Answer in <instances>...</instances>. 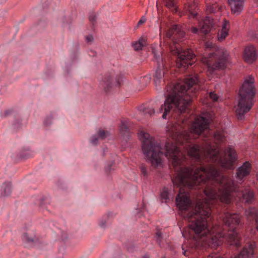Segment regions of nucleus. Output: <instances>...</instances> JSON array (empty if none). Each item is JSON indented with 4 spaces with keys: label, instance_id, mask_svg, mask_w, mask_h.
<instances>
[{
    "label": "nucleus",
    "instance_id": "obj_1",
    "mask_svg": "<svg viewBox=\"0 0 258 258\" xmlns=\"http://www.w3.org/2000/svg\"><path fill=\"white\" fill-rule=\"evenodd\" d=\"M165 156L171 160L176 175L172 179L173 185L180 187L176 198V204L179 209L185 213L190 207L189 197L182 189L185 187L192 188L195 186L205 184V194L210 200L219 199L222 203L229 204L232 199V193L236 191L238 185L230 177L223 176L212 167L205 168L201 166L195 169L184 167L185 157L174 144L167 143L165 145ZM192 209L189 213L192 212ZM185 217V215H184Z\"/></svg>",
    "mask_w": 258,
    "mask_h": 258
},
{
    "label": "nucleus",
    "instance_id": "obj_2",
    "mask_svg": "<svg viewBox=\"0 0 258 258\" xmlns=\"http://www.w3.org/2000/svg\"><path fill=\"white\" fill-rule=\"evenodd\" d=\"M197 77L190 75L184 81L177 83L172 87L168 86L164 104L159 109L160 113L163 111L162 117L166 119L171 110L180 114L185 112L192 102L194 94L190 95V93L199 89Z\"/></svg>",
    "mask_w": 258,
    "mask_h": 258
},
{
    "label": "nucleus",
    "instance_id": "obj_3",
    "mask_svg": "<svg viewBox=\"0 0 258 258\" xmlns=\"http://www.w3.org/2000/svg\"><path fill=\"white\" fill-rule=\"evenodd\" d=\"M210 202L199 201L197 203L194 210L187 214L189 224L190 237L195 240H201L209 247L216 248L221 244V239L224 235L218 233L214 235L207 226V218L211 214Z\"/></svg>",
    "mask_w": 258,
    "mask_h": 258
},
{
    "label": "nucleus",
    "instance_id": "obj_4",
    "mask_svg": "<svg viewBox=\"0 0 258 258\" xmlns=\"http://www.w3.org/2000/svg\"><path fill=\"white\" fill-rule=\"evenodd\" d=\"M167 37L171 39L172 44L170 46L171 53L177 56L176 65L178 68H186L193 64L196 60V55L190 49L183 50L177 41L184 37V32L181 27L178 25H173L169 29L166 34Z\"/></svg>",
    "mask_w": 258,
    "mask_h": 258
},
{
    "label": "nucleus",
    "instance_id": "obj_5",
    "mask_svg": "<svg viewBox=\"0 0 258 258\" xmlns=\"http://www.w3.org/2000/svg\"><path fill=\"white\" fill-rule=\"evenodd\" d=\"M228 158H222L217 149L213 148L210 145L206 149H203L197 145L190 147L188 151V155L196 159L200 160L205 156L209 157L212 162L220 165L226 169L232 168L234 163L236 160V153L234 149L229 148L225 151Z\"/></svg>",
    "mask_w": 258,
    "mask_h": 258
},
{
    "label": "nucleus",
    "instance_id": "obj_6",
    "mask_svg": "<svg viewBox=\"0 0 258 258\" xmlns=\"http://www.w3.org/2000/svg\"><path fill=\"white\" fill-rule=\"evenodd\" d=\"M254 83V78L249 76L239 89L240 98L236 110L238 119H243L244 114L250 110L253 105V99L255 94Z\"/></svg>",
    "mask_w": 258,
    "mask_h": 258
},
{
    "label": "nucleus",
    "instance_id": "obj_7",
    "mask_svg": "<svg viewBox=\"0 0 258 258\" xmlns=\"http://www.w3.org/2000/svg\"><path fill=\"white\" fill-rule=\"evenodd\" d=\"M142 141L143 154L149 161L152 167L156 168L161 164V156L163 155L160 144L149 134L142 133L139 135Z\"/></svg>",
    "mask_w": 258,
    "mask_h": 258
},
{
    "label": "nucleus",
    "instance_id": "obj_8",
    "mask_svg": "<svg viewBox=\"0 0 258 258\" xmlns=\"http://www.w3.org/2000/svg\"><path fill=\"white\" fill-rule=\"evenodd\" d=\"M206 49H210L211 52L203 58L210 71L224 69L225 68L228 54L226 51L221 48L214 47L212 43L206 42Z\"/></svg>",
    "mask_w": 258,
    "mask_h": 258
},
{
    "label": "nucleus",
    "instance_id": "obj_9",
    "mask_svg": "<svg viewBox=\"0 0 258 258\" xmlns=\"http://www.w3.org/2000/svg\"><path fill=\"white\" fill-rule=\"evenodd\" d=\"M223 221L225 225L229 228V231L226 236L228 243L236 247L240 246V237L235 230L240 223L239 215L236 213H225L223 216Z\"/></svg>",
    "mask_w": 258,
    "mask_h": 258
},
{
    "label": "nucleus",
    "instance_id": "obj_10",
    "mask_svg": "<svg viewBox=\"0 0 258 258\" xmlns=\"http://www.w3.org/2000/svg\"><path fill=\"white\" fill-rule=\"evenodd\" d=\"M124 76L121 73H115L113 71L104 74L100 81V86L107 92L114 87L119 86L123 82Z\"/></svg>",
    "mask_w": 258,
    "mask_h": 258
},
{
    "label": "nucleus",
    "instance_id": "obj_11",
    "mask_svg": "<svg viewBox=\"0 0 258 258\" xmlns=\"http://www.w3.org/2000/svg\"><path fill=\"white\" fill-rule=\"evenodd\" d=\"M157 65V69L154 76V81L157 89H158V86L164 85L163 77L167 71L166 62L162 58L161 59V63L158 61Z\"/></svg>",
    "mask_w": 258,
    "mask_h": 258
},
{
    "label": "nucleus",
    "instance_id": "obj_12",
    "mask_svg": "<svg viewBox=\"0 0 258 258\" xmlns=\"http://www.w3.org/2000/svg\"><path fill=\"white\" fill-rule=\"evenodd\" d=\"M209 127L208 120L204 117L196 118L190 128V133L198 136Z\"/></svg>",
    "mask_w": 258,
    "mask_h": 258
},
{
    "label": "nucleus",
    "instance_id": "obj_13",
    "mask_svg": "<svg viewBox=\"0 0 258 258\" xmlns=\"http://www.w3.org/2000/svg\"><path fill=\"white\" fill-rule=\"evenodd\" d=\"M22 241L30 246H37L41 248L45 243L41 241L38 238L30 235L28 233H24L22 236Z\"/></svg>",
    "mask_w": 258,
    "mask_h": 258
},
{
    "label": "nucleus",
    "instance_id": "obj_14",
    "mask_svg": "<svg viewBox=\"0 0 258 258\" xmlns=\"http://www.w3.org/2000/svg\"><path fill=\"white\" fill-rule=\"evenodd\" d=\"M255 247V244L253 242L246 244L240 251L239 253L235 255V258L251 257L253 255Z\"/></svg>",
    "mask_w": 258,
    "mask_h": 258
},
{
    "label": "nucleus",
    "instance_id": "obj_15",
    "mask_svg": "<svg viewBox=\"0 0 258 258\" xmlns=\"http://www.w3.org/2000/svg\"><path fill=\"white\" fill-rule=\"evenodd\" d=\"M256 57L255 48L252 46H246L243 52V58L245 62L251 63Z\"/></svg>",
    "mask_w": 258,
    "mask_h": 258
},
{
    "label": "nucleus",
    "instance_id": "obj_16",
    "mask_svg": "<svg viewBox=\"0 0 258 258\" xmlns=\"http://www.w3.org/2000/svg\"><path fill=\"white\" fill-rule=\"evenodd\" d=\"M250 169V164L248 162H245L236 170V178L240 181H243V178L249 174Z\"/></svg>",
    "mask_w": 258,
    "mask_h": 258
},
{
    "label": "nucleus",
    "instance_id": "obj_17",
    "mask_svg": "<svg viewBox=\"0 0 258 258\" xmlns=\"http://www.w3.org/2000/svg\"><path fill=\"white\" fill-rule=\"evenodd\" d=\"M215 23L213 18L207 16L202 22L200 32L205 35L209 33L214 27Z\"/></svg>",
    "mask_w": 258,
    "mask_h": 258
},
{
    "label": "nucleus",
    "instance_id": "obj_18",
    "mask_svg": "<svg viewBox=\"0 0 258 258\" xmlns=\"http://www.w3.org/2000/svg\"><path fill=\"white\" fill-rule=\"evenodd\" d=\"M231 10L234 15H239L243 10V0H228Z\"/></svg>",
    "mask_w": 258,
    "mask_h": 258
},
{
    "label": "nucleus",
    "instance_id": "obj_19",
    "mask_svg": "<svg viewBox=\"0 0 258 258\" xmlns=\"http://www.w3.org/2000/svg\"><path fill=\"white\" fill-rule=\"evenodd\" d=\"M245 215L250 220H254L256 224V228L258 231V209L251 207L245 211Z\"/></svg>",
    "mask_w": 258,
    "mask_h": 258
},
{
    "label": "nucleus",
    "instance_id": "obj_20",
    "mask_svg": "<svg viewBox=\"0 0 258 258\" xmlns=\"http://www.w3.org/2000/svg\"><path fill=\"white\" fill-rule=\"evenodd\" d=\"M240 196H241L242 201L247 204L251 203L254 198L253 192L248 188L242 190L240 193Z\"/></svg>",
    "mask_w": 258,
    "mask_h": 258
},
{
    "label": "nucleus",
    "instance_id": "obj_21",
    "mask_svg": "<svg viewBox=\"0 0 258 258\" xmlns=\"http://www.w3.org/2000/svg\"><path fill=\"white\" fill-rule=\"evenodd\" d=\"M140 114L146 117H150L155 113L154 108L149 106H141L139 108Z\"/></svg>",
    "mask_w": 258,
    "mask_h": 258
},
{
    "label": "nucleus",
    "instance_id": "obj_22",
    "mask_svg": "<svg viewBox=\"0 0 258 258\" xmlns=\"http://www.w3.org/2000/svg\"><path fill=\"white\" fill-rule=\"evenodd\" d=\"M11 182H5L2 185L1 196L6 197L10 195L11 193Z\"/></svg>",
    "mask_w": 258,
    "mask_h": 258
},
{
    "label": "nucleus",
    "instance_id": "obj_23",
    "mask_svg": "<svg viewBox=\"0 0 258 258\" xmlns=\"http://www.w3.org/2000/svg\"><path fill=\"white\" fill-rule=\"evenodd\" d=\"M227 25H228V24H226V22H225L222 25L221 31L218 34V39L219 41H222L224 40L228 35V30L226 28Z\"/></svg>",
    "mask_w": 258,
    "mask_h": 258
},
{
    "label": "nucleus",
    "instance_id": "obj_24",
    "mask_svg": "<svg viewBox=\"0 0 258 258\" xmlns=\"http://www.w3.org/2000/svg\"><path fill=\"white\" fill-rule=\"evenodd\" d=\"M197 6L195 3H191L188 4L186 10L189 13V17L195 18L197 15L196 9Z\"/></svg>",
    "mask_w": 258,
    "mask_h": 258
},
{
    "label": "nucleus",
    "instance_id": "obj_25",
    "mask_svg": "<svg viewBox=\"0 0 258 258\" xmlns=\"http://www.w3.org/2000/svg\"><path fill=\"white\" fill-rule=\"evenodd\" d=\"M146 40L143 39H139L138 41L133 43L132 46L136 51L142 50L143 47L146 45Z\"/></svg>",
    "mask_w": 258,
    "mask_h": 258
},
{
    "label": "nucleus",
    "instance_id": "obj_26",
    "mask_svg": "<svg viewBox=\"0 0 258 258\" xmlns=\"http://www.w3.org/2000/svg\"><path fill=\"white\" fill-rule=\"evenodd\" d=\"M214 138L217 143L223 142L225 140V135L223 131H217L214 134Z\"/></svg>",
    "mask_w": 258,
    "mask_h": 258
},
{
    "label": "nucleus",
    "instance_id": "obj_27",
    "mask_svg": "<svg viewBox=\"0 0 258 258\" xmlns=\"http://www.w3.org/2000/svg\"><path fill=\"white\" fill-rule=\"evenodd\" d=\"M164 3L165 6L173 12H177L175 0H164Z\"/></svg>",
    "mask_w": 258,
    "mask_h": 258
},
{
    "label": "nucleus",
    "instance_id": "obj_28",
    "mask_svg": "<svg viewBox=\"0 0 258 258\" xmlns=\"http://www.w3.org/2000/svg\"><path fill=\"white\" fill-rule=\"evenodd\" d=\"M119 130L120 133L123 135H127L130 132V129L126 122H122Z\"/></svg>",
    "mask_w": 258,
    "mask_h": 258
},
{
    "label": "nucleus",
    "instance_id": "obj_29",
    "mask_svg": "<svg viewBox=\"0 0 258 258\" xmlns=\"http://www.w3.org/2000/svg\"><path fill=\"white\" fill-rule=\"evenodd\" d=\"M217 8L216 4L207 5L206 13L207 14H212L215 13Z\"/></svg>",
    "mask_w": 258,
    "mask_h": 258
},
{
    "label": "nucleus",
    "instance_id": "obj_30",
    "mask_svg": "<svg viewBox=\"0 0 258 258\" xmlns=\"http://www.w3.org/2000/svg\"><path fill=\"white\" fill-rule=\"evenodd\" d=\"M152 53L154 54V58L156 59L157 62L159 61L161 63V59L162 58L164 60L163 57L162 56L161 54H158L157 50L155 48H152Z\"/></svg>",
    "mask_w": 258,
    "mask_h": 258
},
{
    "label": "nucleus",
    "instance_id": "obj_31",
    "mask_svg": "<svg viewBox=\"0 0 258 258\" xmlns=\"http://www.w3.org/2000/svg\"><path fill=\"white\" fill-rule=\"evenodd\" d=\"M161 198L162 200H165V203H166L167 200H169L167 188L165 187L163 188V191L161 194Z\"/></svg>",
    "mask_w": 258,
    "mask_h": 258
},
{
    "label": "nucleus",
    "instance_id": "obj_32",
    "mask_svg": "<svg viewBox=\"0 0 258 258\" xmlns=\"http://www.w3.org/2000/svg\"><path fill=\"white\" fill-rule=\"evenodd\" d=\"M98 135L99 138L101 139H104L107 136L109 135L108 132L100 129L98 132Z\"/></svg>",
    "mask_w": 258,
    "mask_h": 258
},
{
    "label": "nucleus",
    "instance_id": "obj_33",
    "mask_svg": "<svg viewBox=\"0 0 258 258\" xmlns=\"http://www.w3.org/2000/svg\"><path fill=\"white\" fill-rule=\"evenodd\" d=\"M96 15L94 13H91L89 15V20L90 22L92 24L93 26H94V24L96 23Z\"/></svg>",
    "mask_w": 258,
    "mask_h": 258
},
{
    "label": "nucleus",
    "instance_id": "obj_34",
    "mask_svg": "<svg viewBox=\"0 0 258 258\" xmlns=\"http://www.w3.org/2000/svg\"><path fill=\"white\" fill-rule=\"evenodd\" d=\"M140 169L142 173L144 175V176H147V170L146 169V167H145V165L142 164L141 165Z\"/></svg>",
    "mask_w": 258,
    "mask_h": 258
},
{
    "label": "nucleus",
    "instance_id": "obj_35",
    "mask_svg": "<svg viewBox=\"0 0 258 258\" xmlns=\"http://www.w3.org/2000/svg\"><path fill=\"white\" fill-rule=\"evenodd\" d=\"M60 238H61V240L63 241L67 240L68 238L67 233L66 232H62Z\"/></svg>",
    "mask_w": 258,
    "mask_h": 258
},
{
    "label": "nucleus",
    "instance_id": "obj_36",
    "mask_svg": "<svg viewBox=\"0 0 258 258\" xmlns=\"http://www.w3.org/2000/svg\"><path fill=\"white\" fill-rule=\"evenodd\" d=\"M113 164V163H109L106 166L105 170L106 173H109L110 172Z\"/></svg>",
    "mask_w": 258,
    "mask_h": 258
},
{
    "label": "nucleus",
    "instance_id": "obj_37",
    "mask_svg": "<svg viewBox=\"0 0 258 258\" xmlns=\"http://www.w3.org/2000/svg\"><path fill=\"white\" fill-rule=\"evenodd\" d=\"M210 97L212 100H213L215 101H217L218 98V97L217 95V94H214V93L212 92L210 93Z\"/></svg>",
    "mask_w": 258,
    "mask_h": 258
},
{
    "label": "nucleus",
    "instance_id": "obj_38",
    "mask_svg": "<svg viewBox=\"0 0 258 258\" xmlns=\"http://www.w3.org/2000/svg\"><path fill=\"white\" fill-rule=\"evenodd\" d=\"M52 120V117L49 116V117H47L45 120V122H44L45 124L46 125H49L50 124H51Z\"/></svg>",
    "mask_w": 258,
    "mask_h": 258
},
{
    "label": "nucleus",
    "instance_id": "obj_39",
    "mask_svg": "<svg viewBox=\"0 0 258 258\" xmlns=\"http://www.w3.org/2000/svg\"><path fill=\"white\" fill-rule=\"evenodd\" d=\"M94 38L92 35H89L86 36V40L87 42H91L93 41Z\"/></svg>",
    "mask_w": 258,
    "mask_h": 258
},
{
    "label": "nucleus",
    "instance_id": "obj_40",
    "mask_svg": "<svg viewBox=\"0 0 258 258\" xmlns=\"http://www.w3.org/2000/svg\"><path fill=\"white\" fill-rule=\"evenodd\" d=\"M146 21V18L143 16L142 17L138 23V25H141L145 22Z\"/></svg>",
    "mask_w": 258,
    "mask_h": 258
},
{
    "label": "nucleus",
    "instance_id": "obj_41",
    "mask_svg": "<svg viewBox=\"0 0 258 258\" xmlns=\"http://www.w3.org/2000/svg\"><path fill=\"white\" fill-rule=\"evenodd\" d=\"M161 235L162 233L160 231H157L156 233V236L157 238H159V240L158 241V242L160 243L161 241Z\"/></svg>",
    "mask_w": 258,
    "mask_h": 258
},
{
    "label": "nucleus",
    "instance_id": "obj_42",
    "mask_svg": "<svg viewBox=\"0 0 258 258\" xmlns=\"http://www.w3.org/2000/svg\"><path fill=\"white\" fill-rule=\"evenodd\" d=\"M98 142V138L96 136H94L92 137L91 139V142L93 144H96Z\"/></svg>",
    "mask_w": 258,
    "mask_h": 258
},
{
    "label": "nucleus",
    "instance_id": "obj_43",
    "mask_svg": "<svg viewBox=\"0 0 258 258\" xmlns=\"http://www.w3.org/2000/svg\"><path fill=\"white\" fill-rule=\"evenodd\" d=\"M21 121V120H19V119H17L16 120V121L15 122V123L14 124V125L16 128H18L19 127H20L21 126V123H20Z\"/></svg>",
    "mask_w": 258,
    "mask_h": 258
},
{
    "label": "nucleus",
    "instance_id": "obj_44",
    "mask_svg": "<svg viewBox=\"0 0 258 258\" xmlns=\"http://www.w3.org/2000/svg\"><path fill=\"white\" fill-rule=\"evenodd\" d=\"M12 112V110H6L5 113H4V114H5V116H8V115H9L10 114H11Z\"/></svg>",
    "mask_w": 258,
    "mask_h": 258
},
{
    "label": "nucleus",
    "instance_id": "obj_45",
    "mask_svg": "<svg viewBox=\"0 0 258 258\" xmlns=\"http://www.w3.org/2000/svg\"><path fill=\"white\" fill-rule=\"evenodd\" d=\"M191 31L193 33H197L198 32V30L197 28H195V27H192L191 29Z\"/></svg>",
    "mask_w": 258,
    "mask_h": 258
},
{
    "label": "nucleus",
    "instance_id": "obj_46",
    "mask_svg": "<svg viewBox=\"0 0 258 258\" xmlns=\"http://www.w3.org/2000/svg\"><path fill=\"white\" fill-rule=\"evenodd\" d=\"M105 224H106V222L105 221H102L101 222V223L100 224V226L102 227L105 225Z\"/></svg>",
    "mask_w": 258,
    "mask_h": 258
},
{
    "label": "nucleus",
    "instance_id": "obj_47",
    "mask_svg": "<svg viewBox=\"0 0 258 258\" xmlns=\"http://www.w3.org/2000/svg\"><path fill=\"white\" fill-rule=\"evenodd\" d=\"M45 200H46V199H44V198H43V199H41V201H40V206H41V207H43V201H44Z\"/></svg>",
    "mask_w": 258,
    "mask_h": 258
},
{
    "label": "nucleus",
    "instance_id": "obj_48",
    "mask_svg": "<svg viewBox=\"0 0 258 258\" xmlns=\"http://www.w3.org/2000/svg\"><path fill=\"white\" fill-rule=\"evenodd\" d=\"M182 250H183V252H182L183 254H184L185 256H187V255H186V250H185L183 249V247H182Z\"/></svg>",
    "mask_w": 258,
    "mask_h": 258
},
{
    "label": "nucleus",
    "instance_id": "obj_49",
    "mask_svg": "<svg viewBox=\"0 0 258 258\" xmlns=\"http://www.w3.org/2000/svg\"><path fill=\"white\" fill-rule=\"evenodd\" d=\"M142 258H150V256L148 254H146L143 256Z\"/></svg>",
    "mask_w": 258,
    "mask_h": 258
},
{
    "label": "nucleus",
    "instance_id": "obj_50",
    "mask_svg": "<svg viewBox=\"0 0 258 258\" xmlns=\"http://www.w3.org/2000/svg\"><path fill=\"white\" fill-rule=\"evenodd\" d=\"M189 138H190V135H188L187 137H185V140H188V139H189Z\"/></svg>",
    "mask_w": 258,
    "mask_h": 258
},
{
    "label": "nucleus",
    "instance_id": "obj_51",
    "mask_svg": "<svg viewBox=\"0 0 258 258\" xmlns=\"http://www.w3.org/2000/svg\"><path fill=\"white\" fill-rule=\"evenodd\" d=\"M256 5L258 6V0H254Z\"/></svg>",
    "mask_w": 258,
    "mask_h": 258
},
{
    "label": "nucleus",
    "instance_id": "obj_52",
    "mask_svg": "<svg viewBox=\"0 0 258 258\" xmlns=\"http://www.w3.org/2000/svg\"><path fill=\"white\" fill-rule=\"evenodd\" d=\"M21 158L22 159H24V158H27V157L26 156H24L23 155H21Z\"/></svg>",
    "mask_w": 258,
    "mask_h": 258
}]
</instances>
